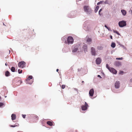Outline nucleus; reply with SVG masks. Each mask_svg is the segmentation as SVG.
Returning a JSON list of instances; mask_svg holds the SVG:
<instances>
[{
	"label": "nucleus",
	"instance_id": "21",
	"mask_svg": "<svg viewBox=\"0 0 132 132\" xmlns=\"http://www.w3.org/2000/svg\"><path fill=\"white\" fill-rule=\"evenodd\" d=\"M5 76L6 77L8 76H10V73L8 71H7L5 73Z\"/></svg>",
	"mask_w": 132,
	"mask_h": 132
},
{
	"label": "nucleus",
	"instance_id": "51",
	"mask_svg": "<svg viewBox=\"0 0 132 132\" xmlns=\"http://www.w3.org/2000/svg\"><path fill=\"white\" fill-rule=\"evenodd\" d=\"M6 97H7V96H5V98H6Z\"/></svg>",
	"mask_w": 132,
	"mask_h": 132
},
{
	"label": "nucleus",
	"instance_id": "46",
	"mask_svg": "<svg viewBox=\"0 0 132 132\" xmlns=\"http://www.w3.org/2000/svg\"><path fill=\"white\" fill-rule=\"evenodd\" d=\"M104 3H105V4H108V3H107V1H105V2Z\"/></svg>",
	"mask_w": 132,
	"mask_h": 132
},
{
	"label": "nucleus",
	"instance_id": "34",
	"mask_svg": "<svg viewBox=\"0 0 132 132\" xmlns=\"http://www.w3.org/2000/svg\"><path fill=\"white\" fill-rule=\"evenodd\" d=\"M61 87L62 89H64L65 87V85H62Z\"/></svg>",
	"mask_w": 132,
	"mask_h": 132
},
{
	"label": "nucleus",
	"instance_id": "6",
	"mask_svg": "<svg viewBox=\"0 0 132 132\" xmlns=\"http://www.w3.org/2000/svg\"><path fill=\"white\" fill-rule=\"evenodd\" d=\"M120 86V83L119 81H117L115 83V87L116 88H118Z\"/></svg>",
	"mask_w": 132,
	"mask_h": 132
},
{
	"label": "nucleus",
	"instance_id": "45",
	"mask_svg": "<svg viewBox=\"0 0 132 132\" xmlns=\"http://www.w3.org/2000/svg\"><path fill=\"white\" fill-rule=\"evenodd\" d=\"M110 36V38L111 39H112V36Z\"/></svg>",
	"mask_w": 132,
	"mask_h": 132
},
{
	"label": "nucleus",
	"instance_id": "52",
	"mask_svg": "<svg viewBox=\"0 0 132 132\" xmlns=\"http://www.w3.org/2000/svg\"><path fill=\"white\" fill-rule=\"evenodd\" d=\"M20 82H21V83H22V81H21Z\"/></svg>",
	"mask_w": 132,
	"mask_h": 132
},
{
	"label": "nucleus",
	"instance_id": "26",
	"mask_svg": "<svg viewBox=\"0 0 132 132\" xmlns=\"http://www.w3.org/2000/svg\"><path fill=\"white\" fill-rule=\"evenodd\" d=\"M4 105L3 103L2 102H0V108H2V106Z\"/></svg>",
	"mask_w": 132,
	"mask_h": 132
},
{
	"label": "nucleus",
	"instance_id": "3",
	"mask_svg": "<svg viewBox=\"0 0 132 132\" xmlns=\"http://www.w3.org/2000/svg\"><path fill=\"white\" fill-rule=\"evenodd\" d=\"M119 26L121 27H122L126 25V22L124 21H119L118 23Z\"/></svg>",
	"mask_w": 132,
	"mask_h": 132
},
{
	"label": "nucleus",
	"instance_id": "44",
	"mask_svg": "<svg viewBox=\"0 0 132 132\" xmlns=\"http://www.w3.org/2000/svg\"><path fill=\"white\" fill-rule=\"evenodd\" d=\"M26 83L27 84H32L31 83H30L28 82H26Z\"/></svg>",
	"mask_w": 132,
	"mask_h": 132
},
{
	"label": "nucleus",
	"instance_id": "37",
	"mask_svg": "<svg viewBox=\"0 0 132 132\" xmlns=\"http://www.w3.org/2000/svg\"><path fill=\"white\" fill-rule=\"evenodd\" d=\"M66 38L65 37H63L62 38V39L63 40V39H64V40H65L66 39Z\"/></svg>",
	"mask_w": 132,
	"mask_h": 132
},
{
	"label": "nucleus",
	"instance_id": "2",
	"mask_svg": "<svg viewBox=\"0 0 132 132\" xmlns=\"http://www.w3.org/2000/svg\"><path fill=\"white\" fill-rule=\"evenodd\" d=\"M73 38L71 36H69L67 39V41H65V42L68 44H72L73 42Z\"/></svg>",
	"mask_w": 132,
	"mask_h": 132
},
{
	"label": "nucleus",
	"instance_id": "28",
	"mask_svg": "<svg viewBox=\"0 0 132 132\" xmlns=\"http://www.w3.org/2000/svg\"><path fill=\"white\" fill-rule=\"evenodd\" d=\"M109 31H110L111 30L110 28L108 27L106 25H105L104 26Z\"/></svg>",
	"mask_w": 132,
	"mask_h": 132
},
{
	"label": "nucleus",
	"instance_id": "15",
	"mask_svg": "<svg viewBox=\"0 0 132 132\" xmlns=\"http://www.w3.org/2000/svg\"><path fill=\"white\" fill-rule=\"evenodd\" d=\"M88 107L84 105H82L81 106L82 109V110H85L87 109Z\"/></svg>",
	"mask_w": 132,
	"mask_h": 132
},
{
	"label": "nucleus",
	"instance_id": "10",
	"mask_svg": "<svg viewBox=\"0 0 132 132\" xmlns=\"http://www.w3.org/2000/svg\"><path fill=\"white\" fill-rule=\"evenodd\" d=\"M110 70L109 71L111 72H112L113 73L116 74L117 73V71L114 68H111L110 69Z\"/></svg>",
	"mask_w": 132,
	"mask_h": 132
},
{
	"label": "nucleus",
	"instance_id": "7",
	"mask_svg": "<svg viewBox=\"0 0 132 132\" xmlns=\"http://www.w3.org/2000/svg\"><path fill=\"white\" fill-rule=\"evenodd\" d=\"M78 47L77 46H76L74 48L72 49V52L73 53H76L77 51L78 50Z\"/></svg>",
	"mask_w": 132,
	"mask_h": 132
},
{
	"label": "nucleus",
	"instance_id": "18",
	"mask_svg": "<svg viewBox=\"0 0 132 132\" xmlns=\"http://www.w3.org/2000/svg\"><path fill=\"white\" fill-rule=\"evenodd\" d=\"M97 48L98 50H101L103 49V47L102 46H98L97 47Z\"/></svg>",
	"mask_w": 132,
	"mask_h": 132
},
{
	"label": "nucleus",
	"instance_id": "32",
	"mask_svg": "<svg viewBox=\"0 0 132 132\" xmlns=\"http://www.w3.org/2000/svg\"><path fill=\"white\" fill-rule=\"evenodd\" d=\"M122 57L121 58H116V59L117 60H122Z\"/></svg>",
	"mask_w": 132,
	"mask_h": 132
},
{
	"label": "nucleus",
	"instance_id": "31",
	"mask_svg": "<svg viewBox=\"0 0 132 132\" xmlns=\"http://www.w3.org/2000/svg\"><path fill=\"white\" fill-rule=\"evenodd\" d=\"M113 32L114 33H116V34H117L118 35H119V33L117 31H114Z\"/></svg>",
	"mask_w": 132,
	"mask_h": 132
},
{
	"label": "nucleus",
	"instance_id": "49",
	"mask_svg": "<svg viewBox=\"0 0 132 132\" xmlns=\"http://www.w3.org/2000/svg\"><path fill=\"white\" fill-rule=\"evenodd\" d=\"M84 81H82V83H84Z\"/></svg>",
	"mask_w": 132,
	"mask_h": 132
},
{
	"label": "nucleus",
	"instance_id": "30",
	"mask_svg": "<svg viewBox=\"0 0 132 132\" xmlns=\"http://www.w3.org/2000/svg\"><path fill=\"white\" fill-rule=\"evenodd\" d=\"M18 72L19 73H22V70H20V69H18Z\"/></svg>",
	"mask_w": 132,
	"mask_h": 132
},
{
	"label": "nucleus",
	"instance_id": "23",
	"mask_svg": "<svg viewBox=\"0 0 132 132\" xmlns=\"http://www.w3.org/2000/svg\"><path fill=\"white\" fill-rule=\"evenodd\" d=\"M98 8H99V6H97L96 7H95V10H94V11H95V13H96L97 12L98 10Z\"/></svg>",
	"mask_w": 132,
	"mask_h": 132
},
{
	"label": "nucleus",
	"instance_id": "53",
	"mask_svg": "<svg viewBox=\"0 0 132 132\" xmlns=\"http://www.w3.org/2000/svg\"><path fill=\"white\" fill-rule=\"evenodd\" d=\"M3 25H5V24H4V23H3Z\"/></svg>",
	"mask_w": 132,
	"mask_h": 132
},
{
	"label": "nucleus",
	"instance_id": "20",
	"mask_svg": "<svg viewBox=\"0 0 132 132\" xmlns=\"http://www.w3.org/2000/svg\"><path fill=\"white\" fill-rule=\"evenodd\" d=\"M47 124L50 126H52L53 125L52 122L50 121H47Z\"/></svg>",
	"mask_w": 132,
	"mask_h": 132
},
{
	"label": "nucleus",
	"instance_id": "29",
	"mask_svg": "<svg viewBox=\"0 0 132 132\" xmlns=\"http://www.w3.org/2000/svg\"><path fill=\"white\" fill-rule=\"evenodd\" d=\"M106 68L108 69L109 70V71L110 70V68H110L109 67V65H108V64H106Z\"/></svg>",
	"mask_w": 132,
	"mask_h": 132
},
{
	"label": "nucleus",
	"instance_id": "25",
	"mask_svg": "<svg viewBox=\"0 0 132 132\" xmlns=\"http://www.w3.org/2000/svg\"><path fill=\"white\" fill-rule=\"evenodd\" d=\"M15 69L14 67H12L11 69V70L13 72H15Z\"/></svg>",
	"mask_w": 132,
	"mask_h": 132
},
{
	"label": "nucleus",
	"instance_id": "38",
	"mask_svg": "<svg viewBox=\"0 0 132 132\" xmlns=\"http://www.w3.org/2000/svg\"><path fill=\"white\" fill-rule=\"evenodd\" d=\"M102 9H100L99 10V12H99V14L100 15H101V14H100V12L102 11Z\"/></svg>",
	"mask_w": 132,
	"mask_h": 132
},
{
	"label": "nucleus",
	"instance_id": "8",
	"mask_svg": "<svg viewBox=\"0 0 132 132\" xmlns=\"http://www.w3.org/2000/svg\"><path fill=\"white\" fill-rule=\"evenodd\" d=\"M114 64L117 66L119 67L121 65V63L119 61H117L114 62Z\"/></svg>",
	"mask_w": 132,
	"mask_h": 132
},
{
	"label": "nucleus",
	"instance_id": "9",
	"mask_svg": "<svg viewBox=\"0 0 132 132\" xmlns=\"http://www.w3.org/2000/svg\"><path fill=\"white\" fill-rule=\"evenodd\" d=\"M94 93V90L93 88L91 89L89 92V94L91 96H93Z\"/></svg>",
	"mask_w": 132,
	"mask_h": 132
},
{
	"label": "nucleus",
	"instance_id": "16",
	"mask_svg": "<svg viewBox=\"0 0 132 132\" xmlns=\"http://www.w3.org/2000/svg\"><path fill=\"white\" fill-rule=\"evenodd\" d=\"M11 117L12 120H15L16 118V115L14 114H12Z\"/></svg>",
	"mask_w": 132,
	"mask_h": 132
},
{
	"label": "nucleus",
	"instance_id": "12",
	"mask_svg": "<svg viewBox=\"0 0 132 132\" xmlns=\"http://www.w3.org/2000/svg\"><path fill=\"white\" fill-rule=\"evenodd\" d=\"M96 62L97 64H99L101 62V59L100 57L97 58L96 60Z\"/></svg>",
	"mask_w": 132,
	"mask_h": 132
},
{
	"label": "nucleus",
	"instance_id": "27",
	"mask_svg": "<svg viewBox=\"0 0 132 132\" xmlns=\"http://www.w3.org/2000/svg\"><path fill=\"white\" fill-rule=\"evenodd\" d=\"M119 45L120 46L122 47L124 49H125V50H126V48L122 44H119Z\"/></svg>",
	"mask_w": 132,
	"mask_h": 132
},
{
	"label": "nucleus",
	"instance_id": "22",
	"mask_svg": "<svg viewBox=\"0 0 132 132\" xmlns=\"http://www.w3.org/2000/svg\"><path fill=\"white\" fill-rule=\"evenodd\" d=\"M111 46L112 48H114L116 46L115 43H112L111 45Z\"/></svg>",
	"mask_w": 132,
	"mask_h": 132
},
{
	"label": "nucleus",
	"instance_id": "17",
	"mask_svg": "<svg viewBox=\"0 0 132 132\" xmlns=\"http://www.w3.org/2000/svg\"><path fill=\"white\" fill-rule=\"evenodd\" d=\"M87 23V22H85L83 24L84 28L85 30H87V26L86 25Z\"/></svg>",
	"mask_w": 132,
	"mask_h": 132
},
{
	"label": "nucleus",
	"instance_id": "5",
	"mask_svg": "<svg viewBox=\"0 0 132 132\" xmlns=\"http://www.w3.org/2000/svg\"><path fill=\"white\" fill-rule=\"evenodd\" d=\"M91 52L92 55L95 56L97 55L95 48L94 47H92L91 48Z\"/></svg>",
	"mask_w": 132,
	"mask_h": 132
},
{
	"label": "nucleus",
	"instance_id": "1",
	"mask_svg": "<svg viewBox=\"0 0 132 132\" xmlns=\"http://www.w3.org/2000/svg\"><path fill=\"white\" fill-rule=\"evenodd\" d=\"M84 11L87 14L90 15L92 13V11L89 6H85L84 7Z\"/></svg>",
	"mask_w": 132,
	"mask_h": 132
},
{
	"label": "nucleus",
	"instance_id": "42",
	"mask_svg": "<svg viewBox=\"0 0 132 132\" xmlns=\"http://www.w3.org/2000/svg\"><path fill=\"white\" fill-rule=\"evenodd\" d=\"M97 77H98L100 78H102V77L101 76L99 75H97Z\"/></svg>",
	"mask_w": 132,
	"mask_h": 132
},
{
	"label": "nucleus",
	"instance_id": "33",
	"mask_svg": "<svg viewBox=\"0 0 132 132\" xmlns=\"http://www.w3.org/2000/svg\"><path fill=\"white\" fill-rule=\"evenodd\" d=\"M102 3V1H100V2H98L97 3V5H99L101 4Z\"/></svg>",
	"mask_w": 132,
	"mask_h": 132
},
{
	"label": "nucleus",
	"instance_id": "24",
	"mask_svg": "<svg viewBox=\"0 0 132 132\" xmlns=\"http://www.w3.org/2000/svg\"><path fill=\"white\" fill-rule=\"evenodd\" d=\"M33 117L34 119H36L37 120L38 119V117L36 115H33Z\"/></svg>",
	"mask_w": 132,
	"mask_h": 132
},
{
	"label": "nucleus",
	"instance_id": "50",
	"mask_svg": "<svg viewBox=\"0 0 132 132\" xmlns=\"http://www.w3.org/2000/svg\"><path fill=\"white\" fill-rule=\"evenodd\" d=\"M5 65L6 66H7V64L6 63L5 64Z\"/></svg>",
	"mask_w": 132,
	"mask_h": 132
},
{
	"label": "nucleus",
	"instance_id": "11",
	"mask_svg": "<svg viewBox=\"0 0 132 132\" xmlns=\"http://www.w3.org/2000/svg\"><path fill=\"white\" fill-rule=\"evenodd\" d=\"M86 42L88 44H90L92 42V39L91 38H88L86 39Z\"/></svg>",
	"mask_w": 132,
	"mask_h": 132
},
{
	"label": "nucleus",
	"instance_id": "40",
	"mask_svg": "<svg viewBox=\"0 0 132 132\" xmlns=\"http://www.w3.org/2000/svg\"><path fill=\"white\" fill-rule=\"evenodd\" d=\"M123 73V71H120L119 72L120 74H122Z\"/></svg>",
	"mask_w": 132,
	"mask_h": 132
},
{
	"label": "nucleus",
	"instance_id": "35",
	"mask_svg": "<svg viewBox=\"0 0 132 132\" xmlns=\"http://www.w3.org/2000/svg\"><path fill=\"white\" fill-rule=\"evenodd\" d=\"M32 76H29V77H28V78H29V79H30H30H32Z\"/></svg>",
	"mask_w": 132,
	"mask_h": 132
},
{
	"label": "nucleus",
	"instance_id": "4",
	"mask_svg": "<svg viewBox=\"0 0 132 132\" xmlns=\"http://www.w3.org/2000/svg\"><path fill=\"white\" fill-rule=\"evenodd\" d=\"M25 62L24 61H22L19 63L18 66L19 67L23 68L25 66Z\"/></svg>",
	"mask_w": 132,
	"mask_h": 132
},
{
	"label": "nucleus",
	"instance_id": "39",
	"mask_svg": "<svg viewBox=\"0 0 132 132\" xmlns=\"http://www.w3.org/2000/svg\"><path fill=\"white\" fill-rule=\"evenodd\" d=\"M85 105L88 106V105L86 102H85Z\"/></svg>",
	"mask_w": 132,
	"mask_h": 132
},
{
	"label": "nucleus",
	"instance_id": "14",
	"mask_svg": "<svg viewBox=\"0 0 132 132\" xmlns=\"http://www.w3.org/2000/svg\"><path fill=\"white\" fill-rule=\"evenodd\" d=\"M121 12L122 13V15L124 16H125L127 14L126 11L124 10H121Z\"/></svg>",
	"mask_w": 132,
	"mask_h": 132
},
{
	"label": "nucleus",
	"instance_id": "48",
	"mask_svg": "<svg viewBox=\"0 0 132 132\" xmlns=\"http://www.w3.org/2000/svg\"><path fill=\"white\" fill-rule=\"evenodd\" d=\"M78 71H80V69H78Z\"/></svg>",
	"mask_w": 132,
	"mask_h": 132
},
{
	"label": "nucleus",
	"instance_id": "41",
	"mask_svg": "<svg viewBox=\"0 0 132 132\" xmlns=\"http://www.w3.org/2000/svg\"><path fill=\"white\" fill-rule=\"evenodd\" d=\"M30 80V79H29V78H27V79H26V81H29V80Z\"/></svg>",
	"mask_w": 132,
	"mask_h": 132
},
{
	"label": "nucleus",
	"instance_id": "13",
	"mask_svg": "<svg viewBox=\"0 0 132 132\" xmlns=\"http://www.w3.org/2000/svg\"><path fill=\"white\" fill-rule=\"evenodd\" d=\"M83 48L84 49V51L85 53L87 51V45L86 44H84L83 46Z\"/></svg>",
	"mask_w": 132,
	"mask_h": 132
},
{
	"label": "nucleus",
	"instance_id": "36",
	"mask_svg": "<svg viewBox=\"0 0 132 132\" xmlns=\"http://www.w3.org/2000/svg\"><path fill=\"white\" fill-rule=\"evenodd\" d=\"M22 116L24 118H25L26 115L25 114H22Z\"/></svg>",
	"mask_w": 132,
	"mask_h": 132
},
{
	"label": "nucleus",
	"instance_id": "43",
	"mask_svg": "<svg viewBox=\"0 0 132 132\" xmlns=\"http://www.w3.org/2000/svg\"><path fill=\"white\" fill-rule=\"evenodd\" d=\"M130 82H132V78L130 80Z\"/></svg>",
	"mask_w": 132,
	"mask_h": 132
},
{
	"label": "nucleus",
	"instance_id": "47",
	"mask_svg": "<svg viewBox=\"0 0 132 132\" xmlns=\"http://www.w3.org/2000/svg\"><path fill=\"white\" fill-rule=\"evenodd\" d=\"M59 69H56V71L57 72H58V71H59Z\"/></svg>",
	"mask_w": 132,
	"mask_h": 132
},
{
	"label": "nucleus",
	"instance_id": "19",
	"mask_svg": "<svg viewBox=\"0 0 132 132\" xmlns=\"http://www.w3.org/2000/svg\"><path fill=\"white\" fill-rule=\"evenodd\" d=\"M19 124L18 123H16L14 125H11L10 127H14L16 126H19Z\"/></svg>",
	"mask_w": 132,
	"mask_h": 132
}]
</instances>
